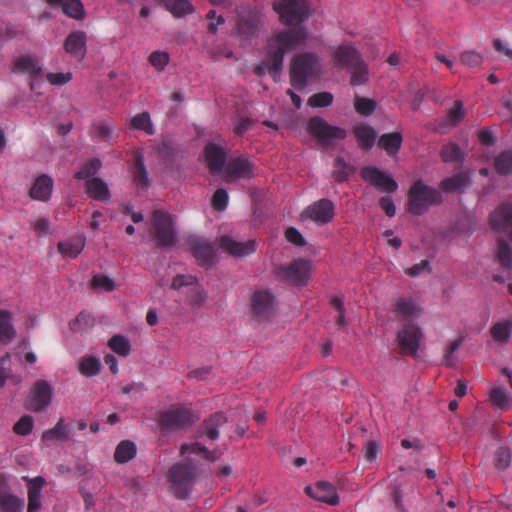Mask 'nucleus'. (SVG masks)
Instances as JSON below:
<instances>
[{
    "label": "nucleus",
    "instance_id": "1",
    "mask_svg": "<svg viewBox=\"0 0 512 512\" xmlns=\"http://www.w3.org/2000/svg\"><path fill=\"white\" fill-rule=\"evenodd\" d=\"M307 30L302 26L280 31L268 39L267 60L264 64L274 82H280L286 51L296 50L307 41Z\"/></svg>",
    "mask_w": 512,
    "mask_h": 512
},
{
    "label": "nucleus",
    "instance_id": "2",
    "mask_svg": "<svg viewBox=\"0 0 512 512\" xmlns=\"http://www.w3.org/2000/svg\"><path fill=\"white\" fill-rule=\"evenodd\" d=\"M202 464L193 458L173 464L167 474L172 494L179 500L190 497L194 485L202 474Z\"/></svg>",
    "mask_w": 512,
    "mask_h": 512
},
{
    "label": "nucleus",
    "instance_id": "3",
    "mask_svg": "<svg viewBox=\"0 0 512 512\" xmlns=\"http://www.w3.org/2000/svg\"><path fill=\"white\" fill-rule=\"evenodd\" d=\"M321 65L319 57L313 52H303L295 55L290 63V84L298 91L308 86V79L319 75Z\"/></svg>",
    "mask_w": 512,
    "mask_h": 512
},
{
    "label": "nucleus",
    "instance_id": "4",
    "mask_svg": "<svg viewBox=\"0 0 512 512\" xmlns=\"http://www.w3.org/2000/svg\"><path fill=\"white\" fill-rule=\"evenodd\" d=\"M443 201L441 192L419 179L415 181L408 191L407 211L416 216L426 213L430 206L440 205Z\"/></svg>",
    "mask_w": 512,
    "mask_h": 512
},
{
    "label": "nucleus",
    "instance_id": "5",
    "mask_svg": "<svg viewBox=\"0 0 512 512\" xmlns=\"http://www.w3.org/2000/svg\"><path fill=\"white\" fill-rule=\"evenodd\" d=\"M236 14V33L242 43L250 45L263 26L261 11L256 6L246 4L238 7Z\"/></svg>",
    "mask_w": 512,
    "mask_h": 512
},
{
    "label": "nucleus",
    "instance_id": "6",
    "mask_svg": "<svg viewBox=\"0 0 512 512\" xmlns=\"http://www.w3.org/2000/svg\"><path fill=\"white\" fill-rule=\"evenodd\" d=\"M307 132L324 150L334 149L337 141L347 137L346 129L331 125L320 116H313L308 120Z\"/></svg>",
    "mask_w": 512,
    "mask_h": 512
},
{
    "label": "nucleus",
    "instance_id": "7",
    "mask_svg": "<svg viewBox=\"0 0 512 512\" xmlns=\"http://www.w3.org/2000/svg\"><path fill=\"white\" fill-rule=\"evenodd\" d=\"M312 262L305 258H297L288 264H281L275 269L277 279L295 287H303L309 283Z\"/></svg>",
    "mask_w": 512,
    "mask_h": 512
},
{
    "label": "nucleus",
    "instance_id": "8",
    "mask_svg": "<svg viewBox=\"0 0 512 512\" xmlns=\"http://www.w3.org/2000/svg\"><path fill=\"white\" fill-rule=\"evenodd\" d=\"M199 420V416L190 408L182 405L172 406L158 415V425L161 431L185 430Z\"/></svg>",
    "mask_w": 512,
    "mask_h": 512
},
{
    "label": "nucleus",
    "instance_id": "9",
    "mask_svg": "<svg viewBox=\"0 0 512 512\" xmlns=\"http://www.w3.org/2000/svg\"><path fill=\"white\" fill-rule=\"evenodd\" d=\"M273 9L279 14V19L284 25L299 26L311 16L308 0H275Z\"/></svg>",
    "mask_w": 512,
    "mask_h": 512
},
{
    "label": "nucleus",
    "instance_id": "10",
    "mask_svg": "<svg viewBox=\"0 0 512 512\" xmlns=\"http://www.w3.org/2000/svg\"><path fill=\"white\" fill-rule=\"evenodd\" d=\"M153 235L156 246L171 248L177 243V233L174 229L172 215L161 209L153 211Z\"/></svg>",
    "mask_w": 512,
    "mask_h": 512
},
{
    "label": "nucleus",
    "instance_id": "11",
    "mask_svg": "<svg viewBox=\"0 0 512 512\" xmlns=\"http://www.w3.org/2000/svg\"><path fill=\"white\" fill-rule=\"evenodd\" d=\"M54 388L44 379L36 380L31 386L23 405L26 410L39 413L46 410L52 403Z\"/></svg>",
    "mask_w": 512,
    "mask_h": 512
},
{
    "label": "nucleus",
    "instance_id": "12",
    "mask_svg": "<svg viewBox=\"0 0 512 512\" xmlns=\"http://www.w3.org/2000/svg\"><path fill=\"white\" fill-rule=\"evenodd\" d=\"M276 298L269 290H256L250 297L251 314L258 322H270L276 315Z\"/></svg>",
    "mask_w": 512,
    "mask_h": 512
},
{
    "label": "nucleus",
    "instance_id": "13",
    "mask_svg": "<svg viewBox=\"0 0 512 512\" xmlns=\"http://www.w3.org/2000/svg\"><path fill=\"white\" fill-rule=\"evenodd\" d=\"M186 244L198 265L210 269L216 264V249L213 243L204 237L191 235Z\"/></svg>",
    "mask_w": 512,
    "mask_h": 512
},
{
    "label": "nucleus",
    "instance_id": "14",
    "mask_svg": "<svg viewBox=\"0 0 512 512\" xmlns=\"http://www.w3.org/2000/svg\"><path fill=\"white\" fill-rule=\"evenodd\" d=\"M422 337L421 328L414 322H408L397 332L396 341L404 354L416 356Z\"/></svg>",
    "mask_w": 512,
    "mask_h": 512
},
{
    "label": "nucleus",
    "instance_id": "15",
    "mask_svg": "<svg viewBox=\"0 0 512 512\" xmlns=\"http://www.w3.org/2000/svg\"><path fill=\"white\" fill-rule=\"evenodd\" d=\"M360 175L362 179L369 182L377 190L383 193L392 194L398 190L397 181L388 173L375 166H364Z\"/></svg>",
    "mask_w": 512,
    "mask_h": 512
},
{
    "label": "nucleus",
    "instance_id": "16",
    "mask_svg": "<svg viewBox=\"0 0 512 512\" xmlns=\"http://www.w3.org/2000/svg\"><path fill=\"white\" fill-rule=\"evenodd\" d=\"M255 167V163L244 156L231 158L224 169V181L234 183L240 179H252Z\"/></svg>",
    "mask_w": 512,
    "mask_h": 512
},
{
    "label": "nucleus",
    "instance_id": "17",
    "mask_svg": "<svg viewBox=\"0 0 512 512\" xmlns=\"http://www.w3.org/2000/svg\"><path fill=\"white\" fill-rule=\"evenodd\" d=\"M301 216L311 219L318 225H326L335 217V205L330 199L322 198L309 205Z\"/></svg>",
    "mask_w": 512,
    "mask_h": 512
},
{
    "label": "nucleus",
    "instance_id": "18",
    "mask_svg": "<svg viewBox=\"0 0 512 512\" xmlns=\"http://www.w3.org/2000/svg\"><path fill=\"white\" fill-rule=\"evenodd\" d=\"M228 422L224 412L217 411L206 417L194 432V438L207 437L210 441H216L220 436V427Z\"/></svg>",
    "mask_w": 512,
    "mask_h": 512
},
{
    "label": "nucleus",
    "instance_id": "19",
    "mask_svg": "<svg viewBox=\"0 0 512 512\" xmlns=\"http://www.w3.org/2000/svg\"><path fill=\"white\" fill-rule=\"evenodd\" d=\"M88 36L83 30L70 32L64 40L63 48L67 54L78 60H83L87 54Z\"/></svg>",
    "mask_w": 512,
    "mask_h": 512
},
{
    "label": "nucleus",
    "instance_id": "20",
    "mask_svg": "<svg viewBox=\"0 0 512 512\" xmlns=\"http://www.w3.org/2000/svg\"><path fill=\"white\" fill-rule=\"evenodd\" d=\"M22 479L26 482L27 486V512H39L42 507L41 492L47 485L46 479L43 476H36L34 478L24 476Z\"/></svg>",
    "mask_w": 512,
    "mask_h": 512
},
{
    "label": "nucleus",
    "instance_id": "21",
    "mask_svg": "<svg viewBox=\"0 0 512 512\" xmlns=\"http://www.w3.org/2000/svg\"><path fill=\"white\" fill-rule=\"evenodd\" d=\"M305 492L313 499L331 506L340 502L336 488L327 481H318L314 486H306Z\"/></svg>",
    "mask_w": 512,
    "mask_h": 512
},
{
    "label": "nucleus",
    "instance_id": "22",
    "mask_svg": "<svg viewBox=\"0 0 512 512\" xmlns=\"http://www.w3.org/2000/svg\"><path fill=\"white\" fill-rule=\"evenodd\" d=\"M203 154L211 174H218L223 170L227 159L224 147L210 142L205 145Z\"/></svg>",
    "mask_w": 512,
    "mask_h": 512
},
{
    "label": "nucleus",
    "instance_id": "23",
    "mask_svg": "<svg viewBox=\"0 0 512 512\" xmlns=\"http://www.w3.org/2000/svg\"><path fill=\"white\" fill-rule=\"evenodd\" d=\"M491 229L497 233H506L512 229V204L503 203L489 216Z\"/></svg>",
    "mask_w": 512,
    "mask_h": 512
},
{
    "label": "nucleus",
    "instance_id": "24",
    "mask_svg": "<svg viewBox=\"0 0 512 512\" xmlns=\"http://www.w3.org/2000/svg\"><path fill=\"white\" fill-rule=\"evenodd\" d=\"M219 247L234 257H245L256 250V242L248 240L246 242L236 241L229 235L220 237Z\"/></svg>",
    "mask_w": 512,
    "mask_h": 512
},
{
    "label": "nucleus",
    "instance_id": "25",
    "mask_svg": "<svg viewBox=\"0 0 512 512\" xmlns=\"http://www.w3.org/2000/svg\"><path fill=\"white\" fill-rule=\"evenodd\" d=\"M159 161L167 169H174L176 157L179 153L178 145L169 137H163L162 140L153 147Z\"/></svg>",
    "mask_w": 512,
    "mask_h": 512
},
{
    "label": "nucleus",
    "instance_id": "26",
    "mask_svg": "<svg viewBox=\"0 0 512 512\" xmlns=\"http://www.w3.org/2000/svg\"><path fill=\"white\" fill-rule=\"evenodd\" d=\"M472 185L471 174L468 171L458 172L440 182V188L446 193H463Z\"/></svg>",
    "mask_w": 512,
    "mask_h": 512
},
{
    "label": "nucleus",
    "instance_id": "27",
    "mask_svg": "<svg viewBox=\"0 0 512 512\" xmlns=\"http://www.w3.org/2000/svg\"><path fill=\"white\" fill-rule=\"evenodd\" d=\"M53 186V178L48 174H41L34 180L29 196L34 200L47 202L51 198Z\"/></svg>",
    "mask_w": 512,
    "mask_h": 512
},
{
    "label": "nucleus",
    "instance_id": "28",
    "mask_svg": "<svg viewBox=\"0 0 512 512\" xmlns=\"http://www.w3.org/2000/svg\"><path fill=\"white\" fill-rule=\"evenodd\" d=\"M188 453L200 455L202 459L213 463L219 460L224 452L219 448H214L213 450H210L202 443L195 441L193 443H183L180 446V455H185Z\"/></svg>",
    "mask_w": 512,
    "mask_h": 512
},
{
    "label": "nucleus",
    "instance_id": "29",
    "mask_svg": "<svg viewBox=\"0 0 512 512\" xmlns=\"http://www.w3.org/2000/svg\"><path fill=\"white\" fill-rule=\"evenodd\" d=\"M334 66L337 68L352 67L363 60L359 51L352 45L339 46L333 55Z\"/></svg>",
    "mask_w": 512,
    "mask_h": 512
},
{
    "label": "nucleus",
    "instance_id": "30",
    "mask_svg": "<svg viewBox=\"0 0 512 512\" xmlns=\"http://www.w3.org/2000/svg\"><path fill=\"white\" fill-rule=\"evenodd\" d=\"M352 132L361 150L369 151L375 145L378 134L372 126L358 124L353 127Z\"/></svg>",
    "mask_w": 512,
    "mask_h": 512
},
{
    "label": "nucleus",
    "instance_id": "31",
    "mask_svg": "<svg viewBox=\"0 0 512 512\" xmlns=\"http://www.w3.org/2000/svg\"><path fill=\"white\" fill-rule=\"evenodd\" d=\"M85 192L96 201L108 202L111 199V192L107 183L99 177H94L86 182Z\"/></svg>",
    "mask_w": 512,
    "mask_h": 512
},
{
    "label": "nucleus",
    "instance_id": "32",
    "mask_svg": "<svg viewBox=\"0 0 512 512\" xmlns=\"http://www.w3.org/2000/svg\"><path fill=\"white\" fill-rule=\"evenodd\" d=\"M403 135L399 131L382 134L377 141V146L389 156H395L401 149Z\"/></svg>",
    "mask_w": 512,
    "mask_h": 512
},
{
    "label": "nucleus",
    "instance_id": "33",
    "mask_svg": "<svg viewBox=\"0 0 512 512\" xmlns=\"http://www.w3.org/2000/svg\"><path fill=\"white\" fill-rule=\"evenodd\" d=\"M14 72L27 73L32 79L42 76V67L36 58L26 55L16 59L13 67Z\"/></svg>",
    "mask_w": 512,
    "mask_h": 512
},
{
    "label": "nucleus",
    "instance_id": "34",
    "mask_svg": "<svg viewBox=\"0 0 512 512\" xmlns=\"http://www.w3.org/2000/svg\"><path fill=\"white\" fill-rule=\"evenodd\" d=\"M161 3L175 18L185 17L195 11L189 0H161Z\"/></svg>",
    "mask_w": 512,
    "mask_h": 512
},
{
    "label": "nucleus",
    "instance_id": "35",
    "mask_svg": "<svg viewBox=\"0 0 512 512\" xmlns=\"http://www.w3.org/2000/svg\"><path fill=\"white\" fill-rule=\"evenodd\" d=\"M85 238L82 236H76L65 241H60L57 244L58 251L65 256L70 258H76L84 249Z\"/></svg>",
    "mask_w": 512,
    "mask_h": 512
},
{
    "label": "nucleus",
    "instance_id": "36",
    "mask_svg": "<svg viewBox=\"0 0 512 512\" xmlns=\"http://www.w3.org/2000/svg\"><path fill=\"white\" fill-rule=\"evenodd\" d=\"M134 182L136 185L144 190H148L151 186V180L148 177V172L142 154H137L134 158L133 167Z\"/></svg>",
    "mask_w": 512,
    "mask_h": 512
},
{
    "label": "nucleus",
    "instance_id": "37",
    "mask_svg": "<svg viewBox=\"0 0 512 512\" xmlns=\"http://www.w3.org/2000/svg\"><path fill=\"white\" fill-rule=\"evenodd\" d=\"M13 315L10 311L0 309V342L10 343L16 336V331L12 324Z\"/></svg>",
    "mask_w": 512,
    "mask_h": 512
},
{
    "label": "nucleus",
    "instance_id": "38",
    "mask_svg": "<svg viewBox=\"0 0 512 512\" xmlns=\"http://www.w3.org/2000/svg\"><path fill=\"white\" fill-rule=\"evenodd\" d=\"M137 454L136 444L131 440H122L115 449L114 460L124 464L132 460Z\"/></svg>",
    "mask_w": 512,
    "mask_h": 512
},
{
    "label": "nucleus",
    "instance_id": "39",
    "mask_svg": "<svg viewBox=\"0 0 512 512\" xmlns=\"http://www.w3.org/2000/svg\"><path fill=\"white\" fill-rule=\"evenodd\" d=\"M495 260L504 270H510L512 268V247L502 237L497 239Z\"/></svg>",
    "mask_w": 512,
    "mask_h": 512
},
{
    "label": "nucleus",
    "instance_id": "40",
    "mask_svg": "<svg viewBox=\"0 0 512 512\" xmlns=\"http://www.w3.org/2000/svg\"><path fill=\"white\" fill-rule=\"evenodd\" d=\"M102 161L98 157H93L83 163L79 170L74 174L76 180H86V182L92 178L101 170Z\"/></svg>",
    "mask_w": 512,
    "mask_h": 512
},
{
    "label": "nucleus",
    "instance_id": "41",
    "mask_svg": "<svg viewBox=\"0 0 512 512\" xmlns=\"http://www.w3.org/2000/svg\"><path fill=\"white\" fill-rule=\"evenodd\" d=\"M69 439V428L68 425L65 424L64 419L60 418L57 424L42 434V441L44 442H52V441H67Z\"/></svg>",
    "mask_w": 512,
    "mask_h": 512
},
{
    "label": "nucleus",
    "instance_id": "42",
    "mask_svg": "<svg viewBox=\"0 0 512 512\" xmlns=\"http://www.w3.org/2000/svg\"><path fill=\"white\" fill-rule=\"evenodd\" d=\"M440 156L442 161L445 163L454 162L462 164L465 160V153L455 142H450L446 145H443L440 151Z\"/></svg>",
    "mask_w": 512,
    "mask_h": 512
},
{
    "label": "nucleus",
    "instance_id": "43",
    "mask_svg": "<svg viewBox=\"0 0 512 512\" xmlns=\"http://www.w3.org/2000/svg\"><path fill=\"white\" fill-rule=\"evenodd\" d=\"M25 500L10 492L0 498V512H23Z\"/></svg>",
    "mask_w": 512,
    "mask_h": 512
},
{
    "label": "nucleus",
    "instance_id": "44",
    "mask_svg": "<svg viewBox=\"0 0 512 512\" xmlns=\"http://www.w3.org/2000/svg\"><path fill=\"white\" fill-rule=\"evenodd\" d=\"M494 169L502 176L512 174V149L504 150L494 158Z\"/></svg>",
    "mask_w": 512,
    "mask_h": 512
},
{
    "label": "nucleus",
    "instance_id": "45",
    "mask_svg": "<svg viewBox=\"0 0 512 512\" xmlns=\"http://www.w3.org/2000/svg\"><path fill=\"white\" fill-rule=\"evenodd\" d=\"M79 371L86 377H93L100 373L101 362L95 356L86 355L79 361Z\"/></svg>",
    "mask_w": 512,
    "mask_h": 512
},
{
    "label": "nucleus",
    "instance_id": "46",
    "mask_svg": "<svg viewBox=\"0 0 512 512\" xmlns=\"http://www.w3.org/2000/svg\"><path fill=\"white\" fill-rule=\"evenodd\" d=\"M108 346L113 352L122 357H127L131 352L129 340L121 334L113 335L108 341Z\"/></svg>",
    "mask_w": 512,
    "mask_h": 512
},
{
    "label": "nucleus",
    "instance_id": "47",
    "mask_svg": "<svg viewBox=\"0 0 512 512\" xmlns=\"http://www.w3.org/2000/svg\"><path fill=\"white\" fill-rule=\"evenodd\" d=\"M354 108L358 114L368 117L375 112L377 108V102L374 99L362 97L359 96L358 94H355Z\"/></svg>",
    "mask_w": 512,
    "mask_h": 512
},
{
    "label": "nucleus",
    "instance_id": "48",
    "mask_svg": "<svg viewBox=\"0 0 512 512\" xmlns=\"http://www.w3.org/2000/svg\"><path fill=\"white\" fill-rule=\"evenodd\" d=\"M351 68H353L350 78V84L352 86L365 85L369 81L368 66L363 60L358 61V63Z\"/></svg>",
    "mask_w": 512,
    "mask_h": 512
},
{
    "label": "nucleus",
    "instance_id": "49",
    "mask_svg": "<svg viewBox=\"0 0 512 512\" xmlns=\"http://www.w3.org/2000/svg\"><path fill=\"white\" fill-rule=\"evenodd\" d=\"M62 10L65 15L76 20H82L86 15L81 0H65Z\"/></svg>",
    "mask_w": 512,
    "mask_h": 512
},
{
    "label": "nucleus",
    "instance_id": "50",
    "mask_svg": "<svg viewBox=\"0 0 512 512\" xmlns=\"http://www.w3.org/2000/svg\"><path fill=\"white\" fill-rule=\"evenodd\" d=\"M90 286L92 289L105 292H112L117 288L115 281L105 274H95L91 279Z\"/></svg>",
    "mask_w": 512,
    "mask_h": 512
},
{
    "label": "nucleus",
    "instance_id": "51",
    "mask_svg": "<svg viewBox=\"0 0 512 512\" xmlns=\"http://www.w3.org/2000/svg\"><path fill=\"white\" fill-rule=\"evenodd\" d=\"M512 333V324L509 321L499 322L491 327L492 337L499 342H507Z\"/></svg>",
    "mask_w": 512,
    "mask_h": 512
},
{
    "label": "nucleus",
    "instance_id": "52",
    "mask_svg": "<svg viewBox=\"0 0 512 512\" xmlns=\"http://www.w3.org/2000/svg\"><path fill=\"white\" fill-rule=\"evenodd\" d=\"M334 167L336 169L333 171V177L338 183H343L348 180L349 173L346 171V168H349L350 171H354V167L348 165L342 156L335 157Z\"/></svg>",
    "mask_w": 512,
    "mask_h": 512
},
{
    "label": "nucleus",
    "instance_id": "53",
    "mask_svg": "<svg viewBox=\"0 0 512 512\" xmlns=\"http://www.w3.org/2000/svg\"><path fill=\"white\" fill-rule=\"evenodd\" d=\"M512 451L508 446H500L495 452V468L499 471L506 470L511 464Z\"/></svg>",
    "mask_w": 512,
    "mask_h": 512
},
{
    "label": "nucleus",
    "instance_id": "54",
    "mask_svg": "<svg viewBox=\"0 0 512 512\" xmlns=\"http://www.w3.org/2000/svg\"><path fill=\"white\" fill-rule=\"evenodd\" d=\"M333 100L334 96L332 93L323 91L310 96L307 104L313 108H326L333 103Z\"/></svg>",
    "mask_w": 512,
    "mask_h": 512
},
{
    "label": "nucleus",
    "instance_id": "55",
    "mask_svg": "<svg viewBox=\"0 0 512 512\" xmlns=\"http://www.w3.org/2000/svg\"><path fill=\"white\" fill-rule=\"evenodd\" d=\"M490 400L495 406L502 410H506L510 406L509 395L503 387L493 388L490 392Z\"/></svg>",
    "mask_w": 512,
    "mask_h": 512
},
{
    "label": "nucleus",
    "instance_id": "56",
    "mask_svg": "<svg viewBox=\"0 0 512 512\" xmlns=\"http://www.w3.org/2000/svg\"><path fill=\"white\" fill-rule=\"evenodd\" d=\"M131 126L134 129L142 130V131H145V132H147L149 134L153 133L150 114L147 111H144V112H141L139 114H136L131 119Z\"/></svg>",
    "mask_w": 512,
    "mask_h": 512
},
{
    "label": "nucleus",
    "instance_id": "57",
    "mask_svg": "<svg viewBox=\"0 0 512 512\" xmlns=\"http://www.w3.org/2000/svg\"><path fill=\"white\" fill-rule=\"evenodd\" d=\"M34 426L33 417L30 415H23L13 426V432L20 436L29 435Z\"/></svg>",
    "mask_w": 512,
    "mask_h": 512
},
{
    "label": "nucleus",
    "instance_id": "58",
    "mask_svg": "<svg viewBox=\"0 0 512 512\" xmlns=\"http://www.w3.org/2000/svg\"><path fill=\"white\" fill-rule=\"evenodd\" d=\"M229 201L228 192L224 188H218L211 199V206L216 211H223L226 209Z\"/></svg>",
    "mask_w": 512,
    "mask_h": 512
},
{
    "label": "nucleus",
    "instance_id": "59",
    "mask_svg": "<svg viewBox=\"0 0 512 512\" xmlns=\"http://www.w3.org/2000/svg\"><path fill=\"white\" fill-rule=\"evenodd\" d=\"M94 323L93 317L89 313L80 312L75 319L70 321L69 326L73 331H78L88 327H92Z\"/></svg>",
    "mask_w": 512,
    "mask_h": 512
},
{
    "label": "nucleus",
    "instance_id": "60",
    "mask_svg": "<svg viewBox=\"0 0 512 512\" xmlns=\"http://www.w3.org/2000/svg\"><path fill=\"white\" fill-rule=\"evenodd\" d=\"M460 60L462 64L468 67L476 68L483 62V56L476 51H464L460 55Z\"/></svg>",
    "mask_w": 512,
    "mask_h": 512
},
{
    "label": "nucleus",
    "instance_id": "61",
    "mask_svg": "<svg viewBox=\"0 0 512 512\" xmlns=\"http://www.w3.org/2000/svg\"><path fill=\"white\" fill-rule=\"evenodd\" d=\"M149 62L157 70L162 71L169 63V54L163 51H154L149 56Z\"/></svg>",
    "mask_w": 512,
    "mask_h": 512
},
{
    "label": "nucleus",
    "instance_id": "62",
    "mask_svg": "<svg viewBox=\"0 0 512 512\" xmlns=\"http://www.w3.org/2000/svg\"><path fill=\"white\" fill-rule=\"evenodd\" d=\"M415 304L412 300H407L404 297L397 299L395 304V311L406 317L412 316L415 313Z\"/></svg>",
    "mask_w": 512,
    "mask_h": 512
},
{
    "label": "nucleus",
    "instance_id": "63",
    "mask_svg": "<svg viewBox=\"0 0 512 512\" xmlns=\"http://www.w3.org/2000/svg\"><path fill=\"white\" fill-rule=\"evenodd\" d=\"M379 450H380V444L376 440H374V439L368 440L363 447V453H364L365 459L370 463L375 461Z\"/></svg>",
    "mask_w": 512,
    "mask_h": 512
},
{
    "label": "nucleus",
    "instance_id": "64",
    "mask_svg": "<svg viewBox=\"0 0 512 512\" xmlns=\"http://www.w3.org/2000/svg\"><path fill=\"white\" fill-rule=\"evenodd\" d=\"M285 238L288 242L297 247H304L306 245L305 238L295 227H289L286 229Z\"/></svg>",
    "mask_w": 512,
    "mask_h": 512
}]
</instances>
